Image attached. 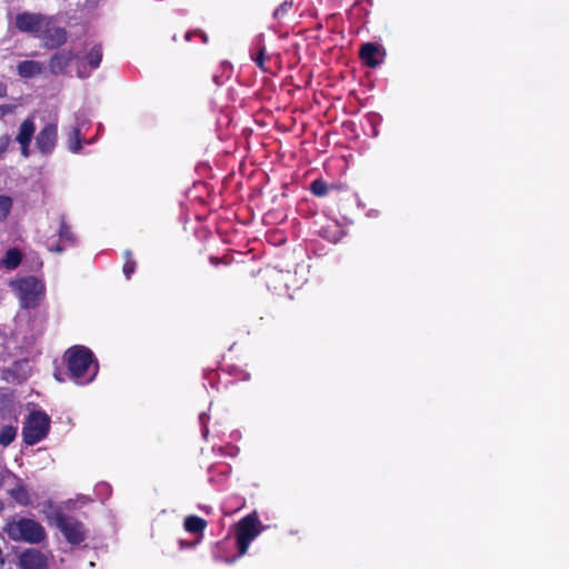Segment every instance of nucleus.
I'll list each match as a JSON object with an SVG mask.
<instances>
[{
    "mask_svg": "<svg viewBox=\"0 0 569 569\" xmlns=\"http://www.w3.org/2000/svg\"><path fill=\"white\" fill-rule=\"evenodd\" d=\"M59 242L56 244H48L50 251L61 253L66 247L73 246L76 243V236L73 234L71 227L62 218L59 227Z\"/></svg>",
    "mask_w": 569,
    "mask_h": 569,
    "instance_id": "obj_14",
    "label": "nucleus"
},
{
    "mask_svg": "<svg viewBox=\"0 0 569 569\" xmlns=\"http://www.w3.org/2000/svg\"><path fill=\"white\" fill-rule=\"evenodd\" d=\"M207 525L208 523L203 518L196 515L187 516L183 521V528L189 533L202 535V532L207 528Z\"/></svg>",
    "mask_w": 569,
    "mask_h": 569,
    "instance_id": "obj_15",
    "label": "nucleus"
},
{
    "mask_svg": "<svg viewBox=\"0 0 569 569\" xmlns=\"http://www.w3.org/2000/svg\"><path fill=\"white\" fill-rule=\"evenodd\" d=\"M63 361L70 379L77 385L91 382L99 370L93 352L86 346L76 345L66 350Z\"/></svg>",
    "mask_w": 569,
    "mask_h": 569,
    "instance_id": "obj_1",
    "label": "nucleus"
},
{
    "mask_svg": "<svg viewBox=\"0 0 569 569\" xmlns=\"http://www.w3.org/2000/svg\"><path fill=\"white\" fill-rule=\"evenodd\" d=\"M263 526L256 512L241 518L236 525V541L238 556L242 557L248 552L250 543L261 533Z\"/></svg>",
    "mask_w": 569,
    "mask_h": 569,
    "instance_id": "obj_3",
    "label": "nucleus"
},
{
    "mask_svg": "<svg viewBox=\"0 0 569 569\" xmlns=\"http://www.w3.org/2000/svg\"><path fill=\"white\" fill-rule=\"evenodd\" d=\"M180 545H181L182 547H184V546H186V547H191V546H192V543H187V542H183L182 540H180Z\"/></svg>",
    "mask_w": 569,
    "mask_h": 569,
    "instance_id": "obj_33",
    "label": "nucleus"
},
{
    "mask_svg": "<svg viewBox=\"0 0 569 569\" xmlns=\"http://www.w3.org/2000/svg\"><path fill=\"white\" fill-rule=\"evenodd\" d=\"M7 96V86L2 81H0V98H4Z\"/></svg>",
    "mask_w": 569,
    "mask_h": 569,
    "instance_id": "obj_31",
    "label": "nucleus"
},
{
    "mask_svg": "<svg viewBox=\"0 0 569 569\" xmlns=\"http://www.w3.org/2000/svg\"><path fill=\"white\" fill-rule=\"evenodd\" d=\"M78 76L81 77V78L83 77L80 70L78 72Z\"/></svg>",
    "mask_w": 569,
    "mask_h": 569,
    "instance_id": "obj_35",
    "label": "nucleus"
},
{
    "mask_svg": "<svg viewBox=\"0 0 569 569\" xmlns=\"http://www.w3.org/2000/svg\"><path fill=\"white\" fill-rule=\"evenodd\" d=\"M292 8H293V1L292 0L283 1L281 4H279L274 9V11L272 13L273 19L282 20L283 18H286L291 12Z\"/></svg>",
    "mask_w": 569,
    "mask_h": 569,
    "instance_id": "obj_24",
    "label": "nucleus"
},
{
    "mask_svg": "<svg viewBox=\"0 0 569 569\" xmlns=\"http://www.w3.org/2000/svg\"><path fill=\"white\" fill-rule=\"evenodd\" d=\"M76 54L72 50H61L53 53L49 60L48 68L53 76H60L66 72L68 67L74 60Z\"/></svg>",
    "mask_w": 569,
    "mask_h": 569,
    "instance_id": "obj_11",
    "label": "nucleus"
},
{
    "mask_svg": "<svg viewBox=\"0 0 569 569\" xmlns=\"http://www.w3.org/2000/svg\"><path fill=\"white\" fill-rule=\"evenodd\" d=\"M68 149L77 153L82 149V137L78 127H72L67 134Z\"/></svg>",
    "mask_w": 569,
    "mask_h": 569,
    "instance_id": "obj_20",
    "label": "nucleus"
},
{
    "mask_svg": "<svg viewBox=\"0 0 569 569\" xmlns=\"http://www.w3.org/2000/svg\"><path fill=\"white\" fill-rule=\"evenodd\" d=\"M196 36L201 38L203 43H208V36L202 30L188 31L184 36V39L189 41L192 37Z\"/></svg>",
    "mask_w": 569,
    "mask_h": 569,
    "instance_id": "obj_28",
    "label": "nucleus"
},
{
    "mask_svg": "<svg viewBox=\"0 0 569 569\" xmlns=\"http://www.w3.org/2000/svg\"><path fill=\"white\" fill-rule=\"evenodd\" d=\"M3 531L12 541H23L31 545L40 543L47 537L43 526L30 518L9 519L3 527Z\"/></svg>",
    "mask_w": 569,
    "mask_h": 569,
    "instance_id": "obj_2",
    "label": "nucleus"
},
{
    "mask_svg": "<svg viewBox=\"0 0 569 569\" xmlns=\"http://www.w3.org/2000/svg\"><path fill=\"white\" fill-rule=\"evenodd\" d=\"M10 497L21 506L30 505V495L26 486L17 485L10 490Z\"/></svg>",
    "mask_w": 569,
    "mask_h": 569,
    "instance_id": "obj_21",
    "label": "nucleus"
},
{
    "mask_svg": "<svg viewBox=\"0 0 569 569\" xmlns=\"http://www.w3.org/2000/svg\"><path fill=\"white\" fill-rule=\"evenodd\" d=\"M137 267V262L132 257L130 250L124 251V263L122 267V271L127 279H130L131 274L134 273Z\"/></svg>",
    "mask_w": 569,
    "mask_h": 569,
    "instance_id": "obj_25",
    "label": "nucleus"
},
{
    "mask_svg": "<svg viewBox=\"0 0 569 569\" xmlns=\"http://www.w3.org/2000/svg\"><path fill=\"white\" fill-rule=\"evenodd\" d=\"M266 59H267L266 47L263 44H260L257 48V54H256V57H253V61L256 62L258 68L261 69L262 71H267V68L264 67Z\"/></svg>",
    "mask_w": 569,
    "mask_h": 569,
    "instance_id": "obj_27",
    "label": "nucleus"
},
{
    "mask_svg": "<svg viewBox=\"0 0 569 569\" xmlns=\"http://www.w3.org/2000/svg\"><path fill=\"white\" fill-rule=\"evenodd\" d=\"M22 253L18 248H11L7 250L4 257L1 259V266H3L8 270H13L18 268L21 263Z\"/></svg>",
    "mask_w": 569,
    "mask_h": 569,
    "instance_id": "obj_17",
    "label": "nucleus"
},
{
    "mask_svg": "<svg viewBox=\"0 0 569 569\" xmlns=\"http://www.w3.org/2000/svg\"><path fill=\"white\" fill-rule=\"evenodd\" d=\"M4 510V503L2 502V500L0 499V513Z\"/></svg>",
    "mask_w": 569,
    "mask_h": 569,
    "instance_id": "obj_34",
    "label": "nucleus"
},
{
    "mask_svg": "<svg viewBox=\"0 0 569 569\" xmlns=\"http://www.w3.org/2000/svg\"><path fill=\"white\" fill-rule=\"evenodd\" d=\"M34 131H36V124H34L33 119H31V118L24 119L22 121V123L20 124L19 132L16 137V141L20 144L21 154L24 158H28L30 156L29 147L32 141Z\"/></svg>",
    "mask_w": 569,
    "mask_h": 569,
    "instance_id": "obj_12",
    "label": "nucleus"
},
{
    "mask_svg": "<svg viewBox=\"0 0 569 569\" xmlns=\"http://www.w3.org/2000/svg\"><path fill=\"white\" fill-rule=\"evenodd\" d=\"M209 261L211 264L213 266H218L220 263H224V264H228L229 262L226 260V257L223 258H218V257H214V256H211L209 257Z\"/></svg>",
    "mask_w": 569,
    "mask_h": 569,
    "instance_id": "obj_30",
    "label": "nucleus"
},
{
    "mask_svg": "<svg viewBox=\"0 0 569 569\" xmlns=\"http://www.w3.org/2000/svg\"><path fill=\"white\" fill-rule=\"evenodd\" d=\"M22 569H48L47 556L38 549H27L19 557Z\"/></svg>",
    "mask_w": 569,
    "mask_h": 569,
    "instance_id": "obj_10",
    "label": "nucleus"
},
{
    "mask_svg": "<svg viewBox=\"0 0 569 569\" xmlns=\"http://www.w3.org/2000/svg\"><path fill=\"white\" fill-rule=\"evenodd\" d=\"M43 18L44 14L40 12H20L14 18V28L19 32L28 33L31 34L33 38H37Z\"/></svg>",
    "mask_w": 569,
    "mask_h": 569,
    "instance_id": "obj_8",
    "label": "nucleus"
},
{
    "mask_svg": "<svg viewBox=\"0 0 569 569\" xmlns=\"http://www.w3.org/2000/svg\"><path fill=\"white\" fill-rule=\"evenodd\" d=\"M17 290L22 308H34L39 303L40 295L43 291V284L32 276L20 279L17 282Z\"/></svg>",
    "mask_w": 569,
    "mask_h": 569,
    "instance_id": "obj_7",
    "label": "nucleus"
},
{
    "mask_svg": "<svg viewBox=\"0 0 569 569\" xmlns=\"http://www.w3.org/2000/svg\"><path fill=\"white\" fill-rule=\"evenodd\" d=\"M16 436H17V428L16 427H13V426H4L0 430V445L3 446V447L9 446L11 442H13V440L16 439Z\"/></svg>",
    "mask_w": 569,
    "mask_h": 569,
    "instance_id": "obj_23",
    "label": "nucleus"
},
{
    "mask_svg": "<svg viewBox=\"0 0 569 569\" xmlns=\"http://www.w3.org/2000/svg\"><path fill=\"white\" fill-rule=\"evenodd\" d=\"M54 522L70 545H80L87 539V529L83 522L74 517L57 512Z\"/></svg>",
    "mask_w": 569,
    "mask_h": 569,
    "instance_id": "obj_6",
    "label": "nucleus"
},
{
    "mask_svg": "<svg viewBox=\"0 0 569 569\" xmlns=\"http://www.w3.org/2000/svg\"><path fill=\"white\" fill-rule=\"evenodd\" d=\"M11 138L8 134L0 137V157L8 150Z\"/></svg>",
    "mask_w": 569,
    "mask_h": 569,
    "instance_id": "obj_29",
    "label": "nucleus"
},
{
    "mask_svg": "<svg viewBox=\"0 0 569 569\" xmlns=\"http://www.w3.org/2000/svg\"><path fill=\"white\" fill-rule=\"evenodd\" d=\"M7 111H8V107L7 106H1L0 107V112L6 113Z\"/></svg>",
    "mask_w": 569,
    "mask_h": 569,
    "instance_id": "obj_32",
    "label": "nucleus"
},
{
    "mask_svg": "<svg viewBox=\"0 0 569 569\" xmlns=\"http://www.w3.org/2000/svg\"><path fill=\"white\" fill-rule=\"evenodd\" d=\"M18 72L24 78L33 77L41 72V63L34 60L21 61L18 64Z\"/></svg>",
    "mask_w": 569,
    "mask_h": 569,
    "instance_id": "obj_19",
    "label": "nucleus"
},
{
    "mask_svg": "<svg viewBox=\"0 0 569 569\" xmlns=\"http://www.w3.org/2000/svg\"><path fill=\"white\" fill-rule=\"evenodd\" d=\"M37 39L46 49H59L67 42L68 31L59 24L56 16L44 14Z\"/></svg>",
    "mask_w": 569,
    "mask_h": 569,
    "instance_id": "obj_5",
    "label": "nucleus"
},
{
    "mask_svg": "<svg viewBox=\"0 0 569 569\" xmlns=\"http://www.w3.org/2000/svg\"><path fill=\"white\" fill-rule=\"evenodd\" d=\"M58 127L54 123H47L37 134L36 144L41 153H51L56 147Z\"/></svg>",
    "mask_w": 569,
    "mask_h": 569,
    "instance_id": "obj_9",
    "label": "nucleus"
},
{
    "mask_svg": "<svg viewBox=\"0 0 569 569\" xmlns=\"http://www.w3.org/2000/svg\"><path fill=\"white\" fill-rule=\"evenodd\" d=\"M320 236L330 242L337 243L345 236V231L337 222L327 224L321 228Z\"/></svg>",
    "mask_w": 569,
    "mask_h": 569,
    "instance_id": "obj_16",
    "label": "nucleus"
},
{
    "mask_svg": "<svg viewBox=\"0 0 569 569\" xmlns=\"http://www.w3.org/2000/svg\"><path fill=\"white\" fill-rule=\"evenodd\" d=\"M340 186L338 184H328L322 179H316L310 183V191L316 197H325L332 190H339Z\"/></svg>",
    "mask_w": 569,
    "mask_h": 569,
    "instance_id": "obj_18",
    "label": "nucleus"
},
{
    "mask_svg": "<svg viewBox=\"0 0 569 569\" xmlns=\"http://www.w3.org/2000/svg\"><path fill=\"white\" fill-rule=\"evenodd\" d=\"M50 422V417L44 411H31L22 427L23 442L33 446L43 440L49 433Z\"/></svg>",
    "mask_w": 569,
    "mask_h": 569,
    "instance_id": "obj_4",
    "label": "nucleus"
},
{
    "mask_svg": "<svg viewBox=\"0 0 569 569\" xmlns=\"http://www.w3.org/2000/svg\"><path fill=\"white\" fill-rule=\"evenodd\" d=\"M383 56V48L373 42L363 43L359 50V57L361 61L369 68L378 67L381 62L380 57Z\"/></svg>",
    "mask_w": 569,
    "mask_h": 569,
    "instance_id": "obj_13",
    "label": "nucleus"
},
{
    "mask_svg": "<svg viewBox=\"0 0 569 569\" xmlns=\"http://www.w3.org/2000/svg\"><path fill=\"white\" fill-rule=\"evenodd\" d=\"M12 208V199L9 196H0V221H4Z\"/></svg>",
    "mask_w": 569,
    "mask_h": 569,
    "instance_id": "obj_26",
    "label": "nucleus"
},
{
    "mask_svg": "<svg viewBox=\"0 0 569 569\" xmlns=\"http://www.w3.org/2000/svg\"><path fill=\"white\" fill-rule=\"evenodd\" d=\"M86 60L91 70L97 69L102 60L101 44H94L86 56Z\"/></svg>",
    "mask_w": 569,
    "mask_h": 569,
    "instance_id": "obj_22",
    "label": "nucleus"
}]
</instances>
